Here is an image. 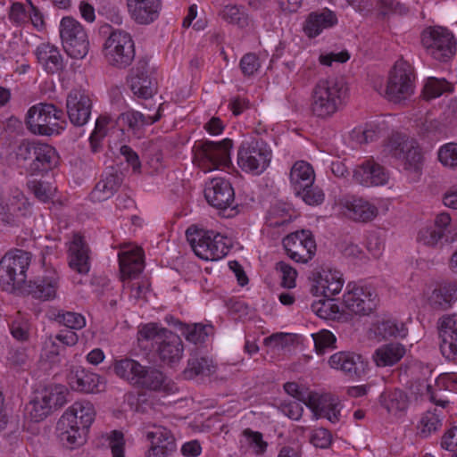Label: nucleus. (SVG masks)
<instances>
[{"mask_svg": "<svg viewBox=\"0 0 457 457\" xmlns=\"http://www.w3.org/2000/svg\"><path fill=\"white\" fill-rule=\"evenodd\" d=\"M144 108L147 109L148 111L156 109V112L154 114H144L138 111L129 110L125 112L120 113L118 117V120L127 124L129 129H130L134 134H137L145 126H149L155 123L162 117V104H159L158 107L156 108L155 104H145Z\"/></svg>", "mask_w": 457, "mask_h": 457, "instance_id": "nucleus-24", "label": "nucleus"}, {"mask_svg": "<svg viewBox=\"0 0 457 457\" xmlns=\"http://www.w3.org/2000/svg\"><path fill=\"white\" fill-rule=\"evenodd\" d=\"M214 371L215 367L211 360L195 353L190 355L184 375L187 378L192 379L198 375L209 376Z\"/></svg>", "mask_w": 457, "mask_h": 457, "instance_id": "nucleus-37", "label": "nucleus"}, {"mask_svg": "<svg viewBox=\"0 0 457 457\" xmlns=\"http://www.w3.org/2000/svg\"><path fill=\"white\" fill-rule=\"evenodd\" d=\"M38 62L51 74L57 73L64 68L63 59L59 49L50 44H41L36 52Z\"/></svg>", "mask_w": 457, "mask_h": 457, "instance_id": "nucleus-28", "label": "nucleus"}, {"mask_svg": "<svg viewBox=\"0 0 457 457\" xmlns=\"http://www.w3.org/2000/svg\"><path fill=\"white\" fill-rule=\"evenodd\" d=\"M64 112L54 104L39 103L30 107L26 115L28 129L35 135L52 136L64 129Z\"/></svg>", "mask_w": 457, "mask_h": 457, "instance_id": "nucleus-4", "label": "nucleus"}, {"mask_svg": "<svg viewBox=\"0 0 457 457\" xmlns=\"http://www.w3.org/2000/svg\"><path fill=\"white\" fill-rule=\"evenodd\" d=\"M380 11L378 18L385 19L389 13L403 15L408 12V7L398 0H378Z\"/></svg>", "mask_w": 457, "mask_h": 457, "instance_id": "nucleus-60", "label": "nucleus"}, {"mask_svg": "<svg viewBox=\"0 0 457 457\" xmlns=\"http://www.w3.org/2000/svg\"><path fill=\"white\" fill-rule=\"evenodd\" d=\"M131 17L139 24L154 21L160 13L161 0H127Z\"/></svg>", "mask_w": 457, "mask_h": 457, "instance_id": "nucleus-25", "label": "nucleus"}, {"mask_svg": "<svg viewBox=\"0 0 457 457\" xmlns=\"http://www.w3.org/2000/svg\"><path fill=\"white\" fill-rule=\"evenodd\" d=\"M343 303L354 314L368 315L377 305V294L370 287L349 282L343 296Z\"/></svg>", "mask_w": 457, "mask_h": 457, "instance_id": "nucleus-12", "label": "nucleus"}, {"mask_svg": "<svg viewBox=\"0 0 457 457\" xmlns=\"http://www.w3.org/2000/svg\"><path fill=\"white\" fill-rule=\"evenodd\" d=\"M325 298L312 303V312L324 320H340L343 312L340 311L339 306L335 303L334 299L330 297Z\"/></svg>", "mask_w": 457, "mask_h": 457, "instance_id": "nucleus-41", "label": "nucleus"}, {"mask_svg": "<svg viewBox=\"0 0 457 457\" xmlns=\"http://www.w3.org/2000/svg\"><path fill=\"white\" fill-rule=\"evenodd\" d=\"M37 154V160H33L29 165V170L33 173L47 171L58 164L59 156L57 152L47 144L41 143Z\"/></svg>", "mask_w": 457, "mask_h": 457, "instance_id": "nucleus-33", "label": "nucleus"}, {"mask_svg": "<svg viewBox=\"0 0 457 457\" xmlns=\"http://www.w3.org/2000/svg\"><path fill=\"white\" fill-rule=\"evenodd\" d=\"M179 323V329L186 339L191 343L198 344L204 342L208 335L207 329H211V327L204 326L203 324H184L181 321Z\"/></svg>", "mask_w": 457, "mask_h": 457, "instance_id": "nucleus-49", "label": "nucleus"}, {"mask_svg": "<svg viewBox=\"0 0 457 457\" xmlns=\"http://www.w3.org/2000/svg\"><path fill=\"white\" fill-rule=\"evenodd\" d=\"M337 23V17L333 12L326 10L322 12L309 14L303 30L309 37L318 36L324 29L332 27Z\"/></svg>", "mask_w": 457, "mask_h": 457, "instance_id": "nucleus-31", "label": "nucleus"}, {"mask_svg": "<svg viewBox=\"0 0 457 457\" xmlns=\"http://www.w3.org/2000/svg\"><path fill=\"white\" fill-rule=\"evenodd\" d=\"M388 178L386 169L373 159L364 161L353 171L355 181L365 187L385 185Z\"/></svg>", "mask_w": 457, "mask_h": 457, "instance_id": "nucleus-19", "label": "nucleus"}, {"mask_svg": "<svg viewBox=\"0 0 457 457\" xmlns=\"http://www.w3.org/2000/svg\"><path fill=\"white\" fill-rule=\"evenodd\" d=\"M438 328L442 340L457 335V313L446 314L438 320Z\"/></svg>", "mask_w": 457, "mask_h": 457, "instance_id": "nucleus-55", "label": "nucleus"}, {"mask_svg": "<svg viewBox=\"0 0 457 457\" xmlns=\"http://www.w3.org/2000/svg\"><path fill=\"white\" fill-rule=\"evenodd\" d=\"M411 391L413 394L420 395L421 397H426L430 402L436 403V405L445 407L448 403L447 401H444L437 398V393L434 389L433 386L425 379L418 380L411 386Z\"/></svg>", "mask_w": 457, "mask_h": 457, "instance_id": "nucleus-51", "label": "nucleus"}, {"mask_svg": "<svg viewBox=\"0 0 457 457\" xmlns=\"http://www.w3.org/2000/svg\"><path fill=\"white\" fill-rule=\"evenodd\" d=\"M421 43L428 54L439 62L449 61L456 52V41L453 33L443 27L424 30Z\"/></svg>", "mask_w": 457, "mask_h": 457, "instance_id": "nucleus-11", "label": "nucleus"}, {"mask_svg": "<svg viewBox=\"0 0 457 457\" xmlns=\"http://www.w3.org/2000/svg\"><path fill=\"white\" fill-rule=\"evenodd\" d=\"M66 108L70 121L82 127L90 118L92 100L84 91L73 89L67 96Z\"/></svg>", "mask_w": 457, "mask_h": 457, "instance_id": "nucleus-16", "label": "nucleus"}, {"mask_svg": "<svg viewBox=\"0 0 457 457\" xmlns=\"http://www.w3.org/2000/svg\"><path fill=\"white\" fill-rule=\"evenodd\" d=\"M129 87L137 98L148 100L157 92L154 81L150 77L130 78Z\"/></svg>", "mask_w": 457, "mask_h": 457, "instance_id": "nucleus-42", "label": "nucleus"}, {"mask_svg": "<svg viewBox=\"0 0 457 457\" xmlns=\"http://www.w3.org/2000/svg\"><path fill=\"white\" fill-rule=\"evenodd\" d=\"M103 53L110 65L120 69L129 66L135 58V46L130 34L112 29L104 43Z\"/></svg>", "mask_w": 457, "mask_h": 457, "instance_id": "nucleus-7", "label": "nucleus"}, {"mask_svg": "<svg viewBox=\"0 0 457 457\" xmlns=\"http://www.w3.org/2000/svg\"><path fill=\"white\" fill-rule=\"evenodd\" d=\"M347 215L356 221L367 222L378 215V208L364 199H353L346 205Z\"/></svg>", "mask_w": 457, "mask_h": 457, "instance_id": "nucleus-35", "label": "nucleus"}, {"mask_svg": "<svg viewBox=\"0 0 457 457\" xmlns=\"http://www.w3.org/2000/svg\"><path fill=\"white\" fill-rule=\"evenodd\" d=\"M457 300V282L445 283L435 288L428 298L429 306L436 311L450 309Z\"/></svg>", "mask_w": 457, "mask_h": 457, "instance_id": "nucleus-27", "label": "nucleus"}, {"mask_svg": "<svg viewBox=\"0 0 457 457\" xmlns=\"http://www.w3.org/2000/svg\"><path fill=\"white\" fill-rule=\"evenodd\" d=\"M346 90L342 79H320L312 92V113L320 119L330 118L338 111Z\"/></svg>", "mask_w": 457, "mask_h": 457, "instance_id": "nucleus-2", "label": "nucleus"}, {"mask_svg": "<svg viewBox=\"0 0 457 457\" xmlns=\"http://www.w3.org/2000/svg\"><path fill=\"white\" fill-rule=\"evenodd\" d=\"M385 407L389 412L393 413L405 411L408 407V397L406 394L399 389L390 392L385 401Z\"/></svg>", "mask_w": 457, "mask_h": 457, "instance_id": "nucleus-53", "label": "nucleus"}, {"mask_svg": "<svg viewBox=\"0 0 457 457\" xmlns=\"http://www.w3.org/2000/svg\"><path fill=\"white\" fill-rule=\"evenodd\" d=\"M164 331L169 329L160 327L157 323L150 322L139 328L138 335L142 339L153 341L155 346L162 338Z\"/></svg>", "mask_w": 457, "mask_h": 457, "instance_id": "nucleus-59", "label": "nucleus"}, {"mask_svg": "<svg viewBox=\"0 0 457 457\" xmlns=\"http://www.w3.org/2000/svg\"><path fill=\"white\" fill-rule=\"evenodd\" d=\"M154 430L146 433V438L151 442L147 457H168L176 451L175 437L168 428L154 426Z\"/></svg>", "mask_w": 457, "mask_h": 457, "instance_id": "nucleus-17", "label": "nucleus"}, {"mask_svg": "<svg viewBox=\"0 0 457 457\" xmlns=\"http://www.w3.org/2000/svg\"><path fill=\"white\" fill-rule=\"evenodd\" d=\"M414 79L412 66L402 59L398 60L389 73L383 93L380 94L388 101L400 104L414 93Z\"/></svg>", "mask_w": 457, "mask_h": 457, "instance_id": "nucleus-6", "label": "nucleus"}, {"mask_svg": "<svg viewBox=\"0 0 457 457\" xmlns=\"http://www.w3.org/2000/svg\"><path fill=\"white\" fill-rule=\"evenodd\" d=\"M144 366L137 361L130 358H125L115 361L113 364L114 373L121 379L126 380L130 385L136 386L140 374L143 372Z\"/></svg>", "mask_w": 457, "mask_h": 457, "instance_id": "nucleus-34", "label": "nucleus"}, {"mask_svg": "<svg viewBox=\"0 0 457 457\" xmlns=\"http://www.w3.org/2000/svg\"><path fill=\"white\" fill-rule=\"evenodd\" d=\"M360 355L352 353L339 352L333 354L329 359V365L333 369L340 370L351 376L357 374Z\"/></svg>", "mask_w": 457, "mask_h": 457, "instance_id": "nucleus-38", "label": "nucleus"}, {"mask_svg": "<svg viewBox=\"0 0 457 457\" xmlns=\"http://www.w3.org/2000/svg\"><path fill=\"white\" fill-rule=\"evenodd\" d=\"M121 278H136L144 270V252L141 247L132 246L119 253Z\"/></svg>", "mask_w": 457, "mask_h": 457, "instance_id": "nucleus-22", "label": "nucleus"}, {"mask_svg": "<svg viewBox=\"0 0 457 457\" xmlns=\"http://www.w3.org/2000/svg\"><path fill=\"white\" fill-rule=\"evenodd\" d=\"M289 179L294 192H300L314 183L315 174L311 164L298 161L291 168Z\"/></svg>", "mask_w": 457, "mask_h": 457, "instance_id": "nucleus-29", "label": "nucleus"}, {"mask_svg": "<svg viewBox=\"0 0 457 457\" xmlns=\"http://www.w3.org/2000/svg\"><path fill=\"white\" fill-rule=\"evenodd\" d=\"M59 276L54 270H46L45 274L34 280H29L27 291L34 298L51 300L56 296L59 287Z\"/></svg>", "mask_w": 457, "mask_h": 457, "instance_id": "nucleus-21", "label": "nucleus"}, {"mask_svg": "<svg viewBox=\"0 0 457 457\" xmlns=\"http://www.w3.org/2000/svg\"><path fill=\"white\" fill-rule=\"evenodd\" d=\"M284 390L295 400L305 404L308 408L314 405L315 399L319 395L318 393L309 391L307 388L301 387L295 382H287L284 385Z\"/></svg>", "mask_w": 457, "mask_h": 457, "instance_id": "nucleus-46", "label": "nucleus"}, {"mask_svg": "<svg viewBox=\"0 0 457 457\" xmlns=\"http://www.w3.org/2000/svg\"><path fill=\"white\" fill-rule=\"evenodd\" d=\"M154 350L161 361L168 365L178 363L184 353L181 338L172 331H164L162 338L154 346Z\"/></svg>", "mask_w": 457, "mask_h": 457, "instance_id": "nucleus-18", "label": "nucleus"}, {"mask_svg": "<svg viewBox=\"0 0 457 457\" xmlns=\"http://www.w3.org/2000/svg\"><path fill=\"white\" fill-rule=\"evenodd\" d=\"M165 380V376L162 371L154 368L144 366L143 372L137 382V386L158 391L161 390Z\"/></svg>", "mask_w": 457, "mask_h": 457, "instance_id": "nucleus-39", "label": "nucleus"}, {"mask_svg": "<svg viewBox=\"0 0 457 457\" xmlns=\"http://www.w3.org/2000/svg\"><path fill=\"white\" fill-rule=\"evenodd\" d=\"M406 349L400 343H389L378 347L374 354L373 360L377 366L386 367L397 363L405 354Z\"/></svg>", "mask_w": 457, "mask_h": 457, "instance_id": "nucleus-30", "label": "nucleus"}, {"mask_svg": "<svg viewBox=\"0 0 457 457\" xmlns=\"http://www.w3.org/2000/svg\"><path fill=\"white\" fill-rule=\"evenodd\" d=\"M403 163L404 169L414 172H420L423 164V156L416 142L411 140V147L405 151L403 156L400 158Z\"/></svg>", "mask_w": 457, "mask_h": 457, "instance_id": "nucleus-48", "label": "nucleus"}, {"mask_svg": "<svg viewBox=\"0 0 457 457\" xmlns=\"http://www.w3.org/2000/svg\"><path fill=\"white\" fill-rule=\"evenodd\" d=\"M29 189L34 194L40 202H48L54 194L51 186L40 180H31L28 183Z\"/></svg>", "mask_w": 457, "mask_h": 457, "instance_id": "nucleus-64", "label": "nucleus"}, {"mask_svg": "<svg viewBox=\"0 0 457 457\" xmlns=\"http://www.w3.org/2000/svg\"><path fill=\"white\" fill-rule=\"evenodd\" d=\"M243 436L247 439L249 446L256 454H262L266 452L268 444L263 440L262 434L259 431H253L251 428H245Z\"/></svg>", "mask_w": 457, "mask_h": 457, "instance_id": "nucleus-63", "label": "nucleus"}, {"mask_svg": "<svg viewBox=\"0 0 457 457\" xmlns=\"http://www.w3.org/2000/svg\"><path fill=\"white\" fill-rule=\"evenodd\" d=\"M376 333L385 339L389 337L403 338L407 336L408 329L403 322L396 320H386L377 325Z\"/></svg>", "mask_w": 457, "mask_h": 457, "instance_id": "nucleus-43", "label": "nucleus"}, {"mask_svg": "<svg viewBox=\"0 0 457 457\" xmlns=\"http://www.w3.org/2000/svg\"><path fill=\"white\" fill-rule=\"evenodd\" d=\"M410 147H411V140L404 135L396 133L393 134L385 143L383 153L400 160Z\"/></svg>", "mask_w": 457, "mask_h": 457, "instance_id": "nucleus-40", "label": "nucleus"}, {"mask_svg": "<svg viewBox=\"0 0 457 457\" xmlns=\"http://www.w3.org/2000/svg\"><path fill=\"white\" fill-rule=\"evenodd\" d=\"M268 219L270 226L281 227L291 221V214L286 206L275 204L270 207Z\"/></svg>", "mask_w": 457, "mask_h": 457, "instance_id": "nucleus-58", "label": "nucleus"}, {"mask_svg": "<svg viewBox=\"0 0 457 457\" xmlns=\"http://www.w3.org/2000/svg\"><path fill=\"white\" fill-rule=\"evenodd\" d=\"M69 266L81 275H86L90 270L89 248L84 237L74 235L69 245Z\"/></svg>", "mask_w": 457, "mask_h": 457, "instance_id": "nucleus-23", "label": "nucleus"}, {"mask_svg": "<svg viewBox=\"0 0 457 457\" xmlns=\"http://www.w3.org/2000/svg\"><path fill=\"white\" fill-rule=\"evenodd\" d=\"M220 16L229 24L237 25L239 28L248 26V16L243 8L236 4L225 5L220 12Z\"/></svg>", "mask_w": 457, "mask_h": 457, "instance_id": "nucleus-45", "label": "nucleus"}, {"mask_svg": "<svg viewBox=\"0 0 457 457\" xmlns=\"http://www.w3.org/2000/svg\"><path fill=\"white\" fill-rule=\"evenodd\" d=\"M287 255L296 262L306 263L315 255L316 244L309 230H301L287 235L283 239Z\"/></svg>", "mask_w": 457, "mask_h": 457, "instance_id": "nucleus-13", "label": "nucleus"}, {"mask_svg": "<svg viewBox=\"0 0 457 457\" xmlns=\"http://www.w3.org/2000/svg\"><path fill=\"white\" fill-rule=\"evenodd\" d=\"M437 157L444 166L457 169V144L447 143L442 145L437 152Z\"/></svg>", "mask_w": 457, "mask_h": 457, "instance_id": "nucleus-56", "label": "nucleus"}, {"mask_svg": "<svg viewBox=\"0 0 457 457\" xmlns=\"http://www.w3.org/2000/svg\"><path fill=\"white\" fill-rule=\"evenodd\" d=\"M233 142L225 138L219 143L212 141L201 142L195 145V160L204 171H211L228 167L230 164V150Z\"/></svg>", "mask_w": 457, "mask_h": 457, "instance_id": "nucleus-10", "label": "nucleus"}, {"mask_svg": "<svg viewBox=\"0 0 457 457\" xmlns=\"http://www.w3.org/2000/svg\"><path fill=\"white\" fill-rule=\"evenodd\" d=\"M186 236L195 253L205 261H217L228 254V238L212 230L194 229L190 227Z\"/></svg>", "mask_w": 457, "mask_h": 457, "instance_id": "nucleus-5", "label": "nucleus"}, {"mask_svg": "<svg viewBox=\"0 0 457 457\" xmlns=\"http://www.w3.org/2000/svg\"><path fill=\"white\" fill-rule=\"evenodd\" d=\"M68 393L67 387L60 384L47 386L38 392L40 399H43L48 406L50 405L52 412L66 403Z\"/></svg>", "mask_w": 457, "mask_h": 457, "instance_id": "nucleus-36", "label": "nucleus"}, {"mask_svg": "<svg viewBox=\"0 0 457 457\" xmlns=\"http://www.w3.org/2000/svg\"><path fill=\"white\" fill-rule=\"evenodd\" d=\"M51 413V407L48 406L37 393V395L26 405L25 415L33 422L44 420Z\"/></svg>", "mask_w": 457, "mask_h": 457, "instance_id": "nucleus-44", "label": "nucleus"}, {"mask_svg": "<svg viewBox=\"0 0 457 457\" xmlns=\"http://www.w3.org/2000/svg\"><path fill=\"white\" fill-rule=\"evenodd\" d=\"M337 403L328 395H318L314 405L311 406L314 418H327L330 422L337 423L340 420V410L337 408Z\"/></svg>", "mask_w": 457, "mask_h": 457, "instance_id": "nucleus-32", "label": "nucleus"}, {"mask_svg": "<svg viewBox=\"0 0 457 457\" xmlns=\"http://www.w3.org/2000/svg\"><path fill=\"white\" fill-rule=\"evenodd\" d=\"M295 195L300 196L303 201L309 205H319L324 201L325 195L318 186L313 184L300 192H295Z\"/></svg>", "mask_w": 457, "mask_h": 457, "instance_id": "nucleus-62", "label": "nucleus"}, {"mask_svg": "<svg viewBox=\"0 0 457 457\" xmlns=\"http://www.w3.org/2000/svg\"><path fill=\"white\" fill-rule=\"evenodd\" d=\"M204 197L208 204L214 208L225 210L231 207L235 202V192L230 182L222 178L212 179L206 184Z\"/></svg>", "mask_w": 457, "mask_h": 457, "instance_id": "nucleus-14", "label": "nucleus"}, {"mask_svg": "<svg viewBox=\"0 0 457 457\" xmlns=\"http://www.w3.org/2000/svg\"><path fill=\"white\" fill-rule=\"evenodd\" d=\"M60 37L66 54L73 59H83L88 53L89 41L84 27L72 17L60 22Z\"/></svg>", "mask_w": 457, "mask_h": 457, "instance_id": "nucleus-9", "label": "nucleus"}, {"mask_svg": "<svg viewBox=\"0 0 457 457\" xmlns=\"http://www.w3.org/2000/svg\"><path fill=\"white\" fill-rule=\"evenodd\" d=\"M69 380L73 390L87 394L98 393L105 387L104 379L98 374L82 367L74 368Z\"/></svg>", "mask_w": 457, "mask_h": 457, "instance_id": "nucleus-20", "label": "nucleus"}, {"mask_svg": "<svg viewBox=\"0 0 457 457\" xmlns=\"http://www.w3.org/2000/svg\"><path fill=\"white\" fill-rule=\"evenodd\" d=\"M441 426L442 422L439 415L433 411H427L420 421L418 435L422 438H426L433 432H436Z\"/></svg>", "mask_w": 457, "mask_h": 457, "instance_id": "nucleus-52", "label": "nucleus"}, {"mask_svg": "<svg viewBox=\"0 0 457 457\" xmlns=\"http://www.w3.org/2000/svg\"><path fill=\"white\" fill-rule=\"evenodd\" d=\"M448 239L444 231L439 230L436 227H427L420 230L418 240L428 246L436 247L443 245V239Z\"/></svg>", "mask_w": 457, "mask_h": 457, "instance_id": "nucleus-50", "label": "nucleus"}, {"mask_svg": "<svg viewBox=\"0 0 457 457\" xmlns=\"http://www.w3.org/2000/svg\"><path fill=\"white\" fill-rule=\"evenodd\" d=\"M271 151L267 144L256 138L245 140L237 151V163L245 171L261 174L270 164Z\"/></svg>", "mask_w": 457, "mask_h": 457, "instance_id": "nucleus-8", "label": "nucleus"}, {"mask_svg": "<svg viewBox=\"0 0 457 457\" xmlns=\"http://www.w3.org/2000/svg\"><path fill=\"white\" fill-rule=\"evenodd\" d=\"M96 411L88 401L75 402L60 418L57 431L60 441L73 449L84 442V434L95 420Z\"/></svg>", "mask_w": 457, "mask_h": 457, "instance_id": "nucleus-1", "label": "nucleus"}, {"mask_svg": "<svg viewBox=\"0 0 457 457\" xmlns=\"http://www.w3.org/2000/svg\"><path fill=\"white\" fill-rule=\"evenodd\" d=\"M31 262V253L13 249L7 252L0 260V287L12 292L25 288L27 270Z\"/></svg>", "mask_w": 457, "mask_h": 457, "instance_id": "nucleus-3", "label": "nucleus"}, {"mask_svg": "<svg viewBox=\"0 0 457 457\" xmlns=\"http://www.w3.org/2000/svg\"><path fill=\"white\" fill-rule=\"evenodd\" d=\"M53 315L54 321L72 330H79L86 326L85 317L78 312L59 310Z\"/></svg>", "mask_w": 457, "mask_h": 457, "instance_id": "nucleus-47", "label": "nucleus"}, {"mask_svg": "<svg viewBox=\"0 0 457 457\" xmlns=\"http://www.w3.org/2000/svg\"><path fill=\"white\" fill-rule=\"evenodd\" d=\"M122 173L112 169L106 171L91 193L95 201H104L112 197L122 183Z\"/></svg>", "mask_w": 457, "mask_h": 457, "instance_id": "nucleus-26", "label": "nucleus"}, {"mask_svg": "<svg viewBox=\"0 0 457 457\" xmlns=\"http://www.w3.org/2000/svg\"><path fill=\"white\" fill-rule=\"evenodd\" d=\"M449 87L450 84L445 79L429 78L424 86L423 94L425 98L432 99L440 96Z\"/></svg>", "mask_w": 457, "mask_h": 457, "instance_id": "nucleus-57", "label": "nucleus"}, {"mask_svg": "<svg viewBox=\"0 0 457 457\" xmlns=\"http://www.w3.org/2000/svg\"><path fill=\"white\" fill-rule=\"evenodd\" d=\"M30 324L28 320L18 317L10 325L12 336L18 341H28L29 338Z\"/></svg>", "mask_w": 457, "mask_h": 457, "instance_id": "nucleus-61", "label": "nucleus"}, {"mask_svg": "<svg viewBox=\"0 0 457 457\" xmlns=\"http://www.w3.org/2000/svg\"><path fill=\"white\" fill-rule=\"evenodd\" d=\"M311 292L313 295L331 297L338 294L344 285L342 274L337 270L321 268L312 274Z\"/></svg>", "mask_w": 457, "mask_h": 457, "instance_id": "nucleus-15", "label": "nucleus"}, {"mask_svg": "<svg viewBox=\"0 0 457 457\" xmlns=\"http://www.w3.org/2000/svg\"><path fill=\"white\" fill-rule=\"evenodd\" d=\"M315 350L318 354H324L328 350L336 348V337L328 330H321L312 335Z\"/></svg>", "mask_w": 457, "mask_h": 457, "instance_id": "nucleus-54", "label": "nucleus"}]
</instances>
